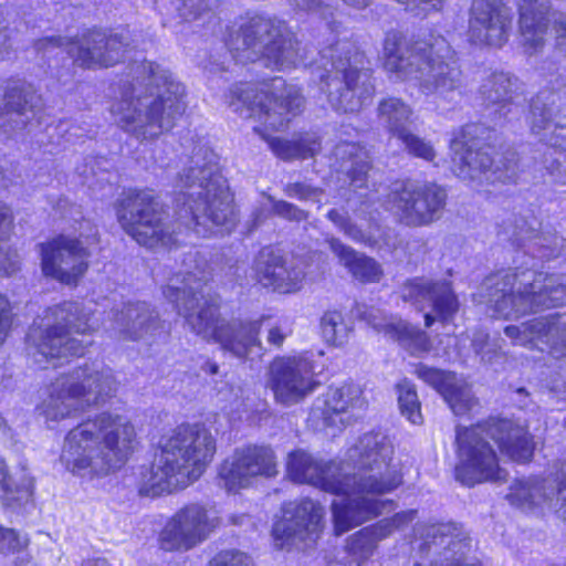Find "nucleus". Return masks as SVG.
I'll use <instances>...</instances> for the list:
<instances>
[{"mask_svg":"<svg viewBox=\"0 0 566 566\" xmlns=\"http://www.w3.org/2000/svg\"><path fill=\"white\" fill-rule=\"evenodd\" d=\"M254 130L269 143L273 153L282 159L312 157L319 149V143L314 136H305L298 140L291 142L277 137H268L259 127H254Z\"/></svg>","mask_w":566,"mask_h":566,"instance_id":"41","label":"nucleus"},{"mask_svg":"<svg viewBox=\"0 0 566 566\" xmlns=\"http://www.w3.org/2000/svg\"><path fill=\"white\" fill-rule=\"evenodd\" d=\"M551 390L556 395L558 399L566 400V381L555 380Z\"/></svg>","mask_w":566,"mask_h":566,"instance_id":"64","label":"nucleus"},{"mask_svg":"<svg viewBox=\"0 0 566 566\" xmlns=\"http://www.w3.org/2000/svg\"><path fill=\"white\" fill-rule=\"evenodd\" d=\"M127 84L111 106L115 123L138 140L170 130L186 109L185 87L158 64L143 60L129 65Z\"/></svg>","mask_w":566,"mask_h":566,"instance_id":"7","label":"nucleus"},{"mask_svg":"<svg viewBox=\"0 0 566 566\" xmlns=\"http://www.w3.org/2000/svg\"><path fill=\"white\" fill-rule=\"evenodd\" d=\"M509 502L523 510L548 507L566 522V460L556 479L538 475L516 479L506 495Z\"/></svg>","mask_w":566,"mask_h":566,"instance_id":"22","label":"nucleus"},{"mask_svg":"<svg viewBox=\"0 0 566 566\" xmlns=\"http://www.w3.org/2000/svg\"><path fill=\"white\" fill-rule=\"evenodd\" d=\"M558 99L555 93L545 91L537 94L531 103L528 116L531 132L549 145H557L555 133L565 126L557 104Z\"/></svg>","mask_w":566,"mask_h":566,"instance_id":"35","label":"nucleus"},{"mask_svg":"<svg viewBox=\"0 0 566 566\" xmlns=\"http://www.w3.org/2000/svg\"><path fill=\"white\" fill-rule=\"evenodd\" d=\"M394 448L381 432H367L347 451V459L338 463L342 479L349 478L346 499L333 502L334 527L342 535L368 520L377 517L391 502L381 496L402 483V476L391 465Z\"/></svg>","mask_w":566,"mask_h":566,"instance_id":"5","label":"nucleus"},{"mask_svg":"<svg viewBox=\"0 0 566 566\" xmlns=\"http://www.w3.org/2000/svg\"><path fill=\"white\" fill-rule=\"evenodd\" d=\"M38 249L43 274L60 283L75 285L88 269L91 254L78 239L59 235Z\"/></svg>","mask_w":566,"mask_h":566,"instance_id":"23","label":"nucleus"},{"mask_svg":"<svg viewBox=\"0 0 566 566\" xmlns=\"http://www.w3.org/2000/svg\"><path fill=\"white\" fill-rule=\"evenodd\" d=\"M446 200V190L437 184L407 182L395 186L386 205L405 224L422 227L440 219Z\"/></svg>","mask_w":566,"mask_h":566,"instance_id":"17","label":"nucleus"},{"mask_svg":"<svg viewBox=\"0 0 566 566\" xmlns=\"http://www.w3.org/2000/svg\"><path fill=\"white\" fill-rule=\"evenodd\" d=\"M490 440H492V433L488 422L457 428L459 463L455 468V476L461 483L471 486L506 478V472L500 468L496 452Z\"/></svg>","mask_w":566,"mask_h":566,"instance_id":"14","label":"nucleus"},{"mask_svg":"<svg viewBox=\"0 0 566 566\" xmlns=\"http://www.w3.org/2000/svg\"><path fill=\"white\" fill-rule=\"evenodd\" d=\"M384 66L397 80L416 81L419 93L440 114L454 109L461 101L464 76L458 53L433 32L412 43L398 32L384 40Z\"/></svg>","mask_w":566,"mask_h":566,"instance_id":"6","label":"nucleus"},{"mask_svg":"<svg viewBox=\"0 0 566 566\" xmlns=\"http://www.w3.org/2000/svg\"><path fill=\"white\" fill-rule=\"evenodd\" d=\"M416 515H417V511L407 510V511H401V512L395 514L389 520L385 518L384 521L389 522V525L384 531L390 530V533H391L394 530H398V528L409 524L410 522H412L416 518Z\"/></svg>","mask_w":566,"mask_h":566,"instance_id":"62","label":"nucleus"},{"mask_svg":"<svg viewBox=\"0 0 566 566\" xmlns=\"http://www.w3.org/2000/svg\"><path fill=\"white\" fill-rule=\"evenodd\" d=\"M284 193L291 198L316 202L321 206L324 191L305 182H292L285 186Z\"/></svg>","mask_w":566,"mask_h":566,"instance_id":"54","label":"nucleus"},{"mask_svg":"<svg viewBox=\"0 0 566 566\" xmlns=\"http://www.w3.org/2000/svg\"><path fill=\"white\" fill-rule=\"evenodd\" d=\"M293 333L292 323L287 319H282L269 326L266 332V342L269 345L280 348L284 340Z\"/></svg>","mask_w":566,"mask_h":566,"instance_id":"57","label":"nucleus"},{"mask_svg":"<svg viewBox=\"0 0 566 566\" xmlns=\"http://www.w3.org/2000/svg\"><path fill=\"white\" fill-rule=\"evenodd\" d=\"M517 245L535 258L549 260L558 256L564 248V239L552 229L537 231L532 224L523 221L514 233Z\"/></svg>","mask_w":566,"mask_h":566,"instance_id":"37","label":"nucleus"},{"mask_svg":"<svg viewBox=\"0 0 566 566\" xmlns=\"http://www.w3.org/2000/svg\"><path fill=\"white\" fill-rule=\"evenodd\" d=\"M185 270L176 273L164 289L165 297L175 304L191 332L238 358L260 356V322L220 317L219 300L211 294L209 271L205 261L189 253Z\"/></svg>","mask_w":566,"mask_h":566,"instance_id":"3","label":"nucleus"},{"mask_svg":"<svg viewBox=\"0 0 566 566\" xmlns=\"http://www.w3.org/2000/svg\"><path fill=\"white\" fill-rule=\"evenodd\" d=\"M28 541L21 537L12 528L0 527V551L3 554H12L25 547Z\"/></svg>","mask_w":566,"mask_h":566,"instance_id":"58","label":"nucleus"},{"mask_svg":"<svg viewBox=\"0 0 566 566\" xmlns=\"http://www.w3.org/2000/svg\"><path fill=\"white\" fill-rule=\"evenodd\" d=\"M565 154L553 148L545 155L544 166L548 175V182L556 185L566 184V168L564 167Z\"/></svg>","mask_w":566,"mask_h":566,"instance_id":"53","label":"nucleus"},{"mask_svg":"<svg viewBox=\"0 0 566 566\" xmlns=\"http://www.w3.org/2000/svg\"><path fill=\"white\" fill-rule=\"evenodd\" d=\"M127 48L124 36L101 31H88L77 39L45 36L34 43L35 51L43 56L65 50L74 63L84 69L113 66L122 61Z\"/></svg>","mask_w":566,"mask_h":566,"instance_id":"15","label":"nucleus"},{"mask_svg":"<svg viewBox=\"0 0 566 566\" xmlns=\"http://www.w3.org/2000/svg\"><path fill=\"white\" fill-rule=\"evenodd\" d=\"M216 449V439L203 424L177 427L153 464L140 470L139 493L158 496L185 489L202 475Z\"/></svg>","mask_w":566,"mask_h":566,"instance_id":"9","label":"nucleus"},{"mask_svg":"<svg viewBox=\"0 0 566 566\" xmlns=\"http://www.w3.org/2000/svg\"><path fill=\"white\" fill-rule=\"evenodd\" d=\"M397 392L401 413L411 423H421L422 415L420 411V402L415 386L408 380H402L397 385Z\"/></svg>","mask_w":566,"mask_h":566,"instance_id":"47","label":"nucleus"},{"mask_svg":"<svg viewBox=\"0 0 566 566\" xmlns=\"http://www.w3.org/2000/svg\"><path fill=\"white\" fill-rule=\"evenodd\" d=\"M334 157L339 161L338 169L346 172L349 178V190L358 193L359 199L366 196L358 192L367 180L369 163L364 149L354 143H340L334 149Z\"/></svg>","mask_w":566,"mask_h":566,"instance_id":"38","label":"nucleus"},{"mask_svg":"<svg viewBox=\"0 0 566 566\" xmlns=\"http://www.w3.org/2000/svg\"><path fill=\"white\" fill-rule=\"evenodd\" d=\"M518 81L506 72H492L481 83L479 93L488 106L494 107L499 119H509L518 113L515 102Z\"/></svg>","mask_w":566,"mask_h":566,"instance_id":"34","label":"nucleus"},{"mask_svg":"<svg viewBox=\"0 0 566 566\" xmlns=\"http://www.w3.org/2000/svg\"><path fill=\"white\" fill-rule=\"evenodd\" d=\"M268 387L275 400L293 406L304 400L317 387L312 361L303 356L276 357L269 366Z\"/></svg>","mask_w":566,"mask_h":566,"instance_id":"20","label":"nucleus"},{"mask_svg":"<svg viewBox=\"0 0 566 566\" xmlns=\"http://www.w3.org/2000/svg\"><path fill=\"white\" fill-rule=\"evenodd\" d=\"M554 31L556 49L566 56V14L554 21Z\"/></svg>","mask_w":566,"mask_h":566,"instance_id":"63","label":"nucleus"},{"mask_svg":"<svg viewBox=\"0 0 566 566\" xmlns=\"http://www.w3.org/2000/svg\"><path fill=\"white\" fill-rule=\"evenodd\" d=\"M331 251L348 272L361 282H378L382 275L380 265L371 258L355 251L337 238L327 239Z\"/></svg>","mask_w":566,"mask_h":566,"instance_id":"39","label":"nucleus"},{"mask_svg":"<svg viewBox=\"0 0 566 566\" xmlns=\"http://www.w3.org/2000/svg\"><path fill=\"white\" fill-rule=\"evenodd\" d=\"M479 127L474 124L465 125L454 136L450 143L452 154L453 172L468 180L486 181H506L515 176L514 154L509 159V164L504 165V171L500 167L492 170L493 158L490 154V147H482L480 142L474 137Z\"/></svg>","mask_w":566,"mask_h":566,"instance_id":"16","label":"nucleus"},{"mask_svg":"<svg viewBox=\"0 0 566 566\" xmlns=\"http://www.w3.org/2000/svg\"><path fill=\"white\" fill-rule=\"evenodd\" d=\"M413 374L434 388L457 416L465 415L478 405L467 381L453 373L419 364L415 367Z\"/></svg>","mask_w":566,"mask_h":566,"instance_id":"30","label":"nucleus"},{"mask_svg":"<svg viewBox=\"0 0 566 566\" xmlns=\"http://www.w3.org/2000/svg\"><path fill=\"white\" fill-rule=\"evenodd\" d=\"M513 12L504 0H472L469 36L475 44L502 48L510 39Z\"/></svg>","mask_w":566,"mask_h":566,"instance_id":"25","label":"nucleus"},{"mask_svg":"<svg viewBox=\"0 0 566 566\" xmlns=\"http://www.w3.org/2000/svg\"><path fill=\"white\" fill-rule=\"evenodd\" d=\"M289 1L300 10L318 13L326 21L328 44L318 52V57L307 63V52L300 53L298 42L285 22L265 15L249 18L235 36H230L227 44L232 57L242 63L263 60L266 66L279 71L307 66L335 112H358L375 92L365 54L345 34L333 8L324 0Z\"/></svg>","mask_w":566,"mask_h":566,"instance_id":"1","label":"nucleus"},{"mask_svg":"<svg viewBox=\"0 0 566 566\" xmlns=\"http://www.w3.org/2000/svg\"><path fill=\"white\" fill-rule=\"evenodd\" d=\"M289 476L298 483L312 484L325 492L340 495L349 491V478L342 479L343 469L335 461L323 462L304 450L289 453L286 461Z\"/></svg>","mask_w":566,"mask_h":566,"instance_id":"27","label":"nucleus"},{"mask_svg":"<svg viewBox=\"0 0 566 566\" xmlns=\"http://www.w3.org/2000/svg\"><path fill=\"white\" fill-rule=\"evenodd\" d=\"M276 474L275 452L268 446L256 444L235 449L219 470V476L229 492L249 488L256 478H272Z\"/></svg>","mask_w":566,"mask_h":566,"instance_id":"24","label":"nucleus"},{"mask_svg":"<svg viewBox=\"0 0 566 566\" xmlns=\"http://www.w3.org/2000/svg\"><path fill=\"white\" fill-rule=\"evenodd\" d=\"M32 494V480L23 474L19 482H15L8 474L6 462L0 458V499L6 506H14L27 502Z\"/></svg>","mask_w":566,"mask_h":566,"instance_id":"42","label":"nucleus"},{"mask_svg":"<svg viewBox=\"0 0 566 566\" xmlns=\"http://www.w3.org/2000/svg\"><path fill=\"white\" fill-rule=\"evenodd\" d=\"M401 297L419 311L430 308L424 314V325L434 322L450 323L459 311V301L451 282L447 279L416 277L401 287Z\"/></svg>","mask_w":566,"mask_h":566,"instance_id":"21","label":"nucleus"},{"mask_svg":"<svg viewBox=\"0 0 566 566\" xmlns=\"http://www.w3.org/2000/svg\"><path fill=\"white\" fill-rule=\"evenodd\" d=\"M209 566H253L249 555L235 549H227L218 553Z\"/></svg>","mask_w":566,"mask_h":566,"instance_id":"55","label":"nucleus"},{"mask_svg":"<svg viewBox=\"0 0 566 566\" xmlns=\"http://www.w3.org/2000/svg\"><path fill=\"white\" fill-rule=\"evenodd\" d=\"M185 270L176 273L164 289L165 297L175 304L191 332L238 358L260 356V322L220 317L219 300L211 294L209 271L205 261L189 253Z\"/></svg>","mask_w":566,"mask_h":566,"instance_id":"4","label":"nucleus"},{"mask_svg":"<svg viewBox=\"0 0 566 566\" xmlns=\"http://www.w3.org/2000/svg\"><path fill=\"white\" fill-rule=\"evenodd\" d=\"M229 107L243 118H256L273 130L284 128L298 114L304 99L300 90L275 76L261 83H240L230 88Z\"/></svg>","mask_w":566,"mask_h":566,"instance_id":"13","label":"nucleus"},{"mask_svg":"<svg viewBox=\"0 0 566 566\" xmlns=\"http://www.w3.org/2000/svg\"><path fill=\"white\" fill-rule=\"evenodd\" d=\"M388 525L389 522L379 521L376 525L365 527L354 534L348 542L350 553L359 559H367L373 555L377 542L390 534V530L384 531Z\"/></svg>","mask_w":566,"mask_h":566,"instance_id":"43","label":"nucleus"},{"mask_svg":"<svg viewBox=\"0 0 566 566\" xmlns=\"http://www.w3.org/2000/svg\"><path fill=\"white\" fill-rule=\"evenodd\" d=\"M40 96L25 84L8 87L0 102V133L12 136L22 132L35 115Z\"/></svg>","mask_w":566,"mask_h":566,"instance_id":"31","label":"nucleus"},{"mask_svg":"<svg viewBox=\"0 0 566 566\" xmlns=\"http://www.w3.org/2000/svg\"><path fill=\"white\" fill-rule=\"evenodd\" d=\"M504 340L499 337H490L483 331H478L472 337V347L481 360L484 363H492L502 354Z\"/></svg>","mask_w":566,"mask_h":566,"instance_id":"50","label":"nucleus"},{"mask_svg":"<svg viewBox=\"0 0 566 566\" xmlns=\"http://www.w3.org/2000/svg\"><path fill=\"white\" fill-rule=\"evenodd\" d=\"M346 4L354 8H365L368 6L370 0H343ZM403 4L407 10L413 12L417 15L427 14L432 11H440L443 7V0H396Z\"/></svg>","mask_w":566,"mask_h":566,"instance_id":"51","label":"nucleus"},{"mask_svg":"<svg viewBox=\"0 0 566 566\" xmlns=\"http://www.w3.org/2000/svg\"><path fill=\"white\" fill-rule=\"evenodd\" d=\"M365 408L366 400L358 385L331 386L315 399L311 418L313 421H321L323 428L339 431L356 411Z\"/></svg>","mask_w":566,"mask_h":566,"instance_id":"26","label":"nucleus"},{"mask_svg":"<svg viewBox=\"0 0 566 566\" xmlns=\"http://www.w3.org/2000/svg\"><path fill=\"white\" fill-rule=\"evenodd\" d=\"M113 369L101 363L84 364L57 376L40 405L46 421L75 417L90 407L104 403L118 390Z\"/></svg>","mask_w":566,"mask_h":566,"instance_id":"11","label":"nucleus"},{"mask_svg":"<svg viewBox=\"0 0 566 566\" xmlns=\"http://www.w3.org/2000/svg\"><path fill=\"white\" fill-rule=\"evenodd\" d=\"M12 323L11 305L6 295L0 293V346L4 343Z\"/></svg>","mask_w":566,"mask_h":566,"instance_id":"60","label":"nucleus"},{"mask_svg":"<svg viewBox=\"0 0 566 566\" xmlns=\"http://www.w3.org/2000/svg\"><path fill=\"white\" fill-rule=\"evenodd\" d=\"M327 219L353 241L369 244L376 242L371 234L364 232L359 227L352 222L347 212L332 209L327 212Z\"/></svg>","mask_w":566,"mask_h":566,"instance_id":"49","label":"nucleus"},{"mask_svg":"<svg viewBox=\"0 0 566 566\" xmlns=\"http://www.w3.org/2000/svg\"><path fill=\"white\" fill-rule=\"evenodd\" d=\"M367 319L375 329L397 340L411 355L418 356L428 353L431 348V342L427 333L402 319L394 317L378 318L373 313L368 314Z\"/></svg>","mask_w":566,"mask_h":566,"instance_id":"36","label":"nucleus"},{"mask_svg":"<svg viewBox=\"0 0 566 566\" xmlns=\"http://www.w3.org/2000/svg\"><path fill=\"white\" fill-rule=\"evenodd\" d=\"M218 526L219 518L203 505L188 504L166 522L160 546L167 552H188L207 541Z\"/></svg>","mask_w":566,"mask_h":566,"instance_id":"18","label":"nucleus"},{"mask_svg":"<svg viewBox=\"0 0 566 566\" xmlns=\"http://www.w3.org/2000/svg\"><path fill=\"white\" fill-rule=\"evenodd\" d=\"M479 297L494 314L505 319L545 308L566 305V273L515 269L489 275Z\"/></svg>","mask_w":566,"mask_h":566,"instance_id":"10","label":"nucleus"},{"mask_svg":"<svg viewBox=\"0 0 566 566\" xmlns=\"http://www.w3.org/2000/svg\"><path fill=\"white\" fill-rule=\"evenodd\" d=\"M113 329L126 340H153L165 333L164 322L145 302L125 303L112 311Z\"/></svg>","mask_w":566,"mask_h":566,"instance_id":"29","label":"nucleus"},{"mask_svg":"<svg viewBox=\"0 0 566 566\" xmlns=\"http://www.w3.org/2000/svg\"><path fill=\"white\" fill-rule=\"evenodd\" d=\"M546 0H518L520 42L528 55L541 52L546 42L549 25Z\"/></svg>","mask_w":566,"mask_h":566,"instance_id":"32","label":"nucleus"},{"mask_svg":"<svg viewBox=\"0 0 566 566\" xmlns=\"http://www.w3.org/2000/svg\"><path fill=\"white\" fill-rule=\"evenodd\" d=\"M398 139L402 143L405 149L410 155L428 161H432L434 159L436 150L433 146L423 138L415 135L411 130L407 132Z\"/></svg>","mask_w":566,"mask_h":566,"instance_id":"52","label":"nucleus"},{"mask_svg":"<svg viewBox=\"0 0 566 566\" xmlns=\"http://www.w3.org/2000/svg\"><path fill=\"white\" fill-rule=\"evenodd\" d=\"M277 271L272 285L273 290L281 293H293L301 290L305 272L300 263L287 261L283 256Z\"/></svg>","mask_w":566,"mask_h":566,"instance_id":"45","label":"nucleus"},{"mask_svg":"<svg viewBox=\"0 0 566 566\" xmlns=\"http://www.w3.org/2000/svg\"><path fill=\"white\" fill-rule=\"evenodd\" d=\"M492 440L501 451L516 462H527L534 453V441L527 426L512 419L488 421Z\"/></svg>","mask_w":566,"mask_h":566,"instance_id":"33","label":"nucleus"},{"mask_svg":"<svg viewBox=\"0 0 566 566\" xmlns=\"http://www.w3.org/2000/svg\"><path fill=\"white\" fill-rule=\"evenodd\" d=\"M455 532L453 524L429 525L421 534L423 538L419 549L428 556L437 555L432 566H481L478 562H465L469 543Z\"/></svg>","mask_w":566,"mask_h":566,"instance_id":"28","label":"nucleus"},{"mask_svg":"<svg viewBox=\"0 0 566 566\" xmlns=\"http://www.w3.org/2000/svg\"><path fill=\"white\" fill-rule=\"evenodd\" d=\"M324 339L334 346H343L348 342L353 331L350 322L339 311H327L321 318Z\"/></svg>","mask_w":566,"mask_h":566,"instance_id":"44","label":"nucleus"},{"mask_svg":"<svg viewBox=\"0 0 566 566\" xmlns=\"http://www.w3.org/2000/svg\"><path fill=\"white\" fill-rule=\"evenodd\" d=\"M378 117L388 133L397 139L410 130L415 123L412 107L398 97H387L378 104Z\"/></svg>","mask_w":566,"mask_h":566,"instance_id":"40","label":"nucleus"},{"mask_svg":"<svg viewBox=\"0 0 566 566\" xmlns=\"http://www.w3.org/2000/svg\"><path fill=\"white\" fill-rule=\"evenodd\" d=\"M136 442L135 426L127 417L103 411L67 432L60 459L73 474L106 475L128 460Z\"/></svg>","mask_w":566,"mask_h":566,"instance_id":"8","label":"nucleus"},{"mask_svg":"<svg viewBox=\"0 0 566 566\" xmlns=\"http://www.w3.org/2000/svg\"><path fill=\"white\" fill-rule=\"evenodd\" d=\"M175 187L179 193L175 199L174 222L151 191H129L117 201V220L138 244L171 247L179 242L182 230L208 237L234 229L233 197L213 150L205 146L195 148L178 171Z\"/></svg>","mask_w":566,"mask_h":566,"instance_id":"2","label":"nucleus"},{"mask_svg":"<svg viewBox=\"0 0 566 566\" xmlns=\"http://www.w3.org/2000/svg\"><path fill=\"white\" fill-rule=\"evenodd\" d=\"M12 52V30L3 21H0V61L8 60Z\"/></svg>","mask_w":566,"mask_h":566,"instance_id":"61","label":"nucleus"},{"mask_svg":"<svg viewBox=\"0 0 566 566\" xmlns=\"http://www.w3.org/2000/svg\"><path fill=\"white\" fill-rule=\"evenodd\" d=\"M91 312L75 302H65L45 311L40 322H34L28 334L29 354L36 363L67 356H81L87 340L74 334L85 335L93 331Z\"/></svg>","mask_w":566,"mask_h":566,"instance_id":"12","label":"nucleus"},{"mask_svg":"<svg viewBox=\"0 0 566 566\" xmlns=\"http://www.w3.org/2000/svg\"><path fill=\"white\" fill-rule=\"evenodd\" d=\"M269 200L272 202L273 213L281 218L296 222L307 219V212L291 202L274 200L272 197H269Z\"/></svg>","mask_w":566,"mask_h":566,"instance_id":"56","label":"nucleus"},{"mask_svg":"<svg viewBox=\"0 0 566 566\" xmlns=\"http://www.w3.org/2000/svg\"><path fill=\"white\" fill-rule=\"evenodd\" d=\"M20 269V258L10 247L0 245V274L11 275Z\"/></svg>","mask_w":566,"mask_h":566,"instance_id":"59","label":"nucleus"},{"mask_svg":"<svg viewBox=\"0 0 566 566\" xmlns=\"http://www.w3.org/2000/svg\"><path fill=\"white\" fill-rule=\"evenodd\" d=\"M282 258L283 255L271 247H265L258 253L253 268L258 281L263 286L272 287Z\"/></svg>","mask_w":566,"mask_h":566,"instance_id":"46","label":"nucleus"},{"mask_svg":"<svg viewBox=\"0 0 566 566\" xmlns=\"http://www.w3.org/2000/svg\"><path fill=\"white\" fill-rule=\"evenodd\" d=\"M323 506L310 499L289 503L283 509V518L275 523L273 536L280 548L305 549L319 537L323 530Z\"/></svg>","mask_w":566,"mask_h":566,"instance_id":"19","label":"nucleus"},{"mask_svg":"<svg viewBox=\"0 0 566 566\" xmlns=\"http://www.w3.org/2000/svg\"><path fill=\"white\" fill-rule=\"evenodd\" d=\"M209 9V0H171L166 13L181 22L196 20Z\"/></svg>","mask_w":566,"mask_h":566,"instance_id":"48","label":"nucleus"}]
</instances>
